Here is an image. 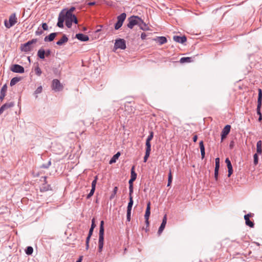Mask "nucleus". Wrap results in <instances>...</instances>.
<instances>
[{"label": "nucleus", "mask_w": 262, "mask_h": 262, "mask_svg": "<svg viewBox=\"0 0 262 262\" xmlns=\"http://www.w3.org/2000/svg\"><path fill=\"white\" fill-rule=\"evenodd\" d=\"M60 13L63 15L62 16L67 27L71 28L72 22H74L76 24L78 23V20L75 15L71 14L70 12H65V10H62Z\"/></svg>", "instance_id": "1"}, {"label": "nucleus", "mask_w": 262, "mask_h": 262, "mask_svg": "<svg viewBox=\"0 0 262 262\" xmlns=\"http://www.w3.org/2000/svg\"><path fill=\"white\" fill-rule=\"evenodd\" d=\"M37 41V39H33L21 45L20 47L21 50L25 52L31 51L33 49L32 45L36 43Z\"/></svg>", "instance_id": "2"}, {"label": "nucleus", "mask_w": 262, "mask_h": 262, "mask_svg": "<svg viewBox=\"0 0 262 262\" xmlns=\"http://www.w3.org/2000/svg\"><path fill=\"white\" fill-rule=\"evenodd\" d=\"M140 18L139 17L137 16H132L128 18V23L127 27L132 29L135 25H138L140 21Z\"/></svg>", "instance_id": "3"}, {"label": "nucleus", "mask_w": 262, "mask_h": 262, "mask_svg": "<svg viewBox=\"0 0 262 262\" xmlns=\"http://www.w3.org/2000/svg\"><path fill=\"white\" fill-rule=\"evenodd\" d=\"M17 17L15 13L12 14L9 18V22L7 20L5 21V25L6 28H10L17 23Z\"/></svg>", "instance_id": "4"}, {"label": "nucleus", "mask_w": 262, "mask_h": 262, "mask_svg": "<svg viewBox=\"0 0 262 262\" xmlns=\"http://www.w3.org/2000/svg\"><path fill=\"white\" fill-rule=\"evenodd\" d=\"M126 16V14L125 13H123L117 17V22L115 25V29L116 30L119 29L122 26Z\"/></svg>", "instance_id": "5"}, {"label": "nucleus", "mask_w": 262, "mask_h": 262, "mask_svg": "<svg viewBox=\"0 0 262 262\" xmlns=\"http://www.w3.org/2000/svg\"><path fill=\"white\" fill-rule=\"evenodd\" d=\"M52 88L54 91L58 92L63 89V85L58 79H54L52 81Z\"/></svg>", "instance_id": "6"}, {"label": "nucleus", "mask_w": 262, "mask_h": 262, "mask_svg": "<svg viewBox=\"0 0 262 262\" xmlns=\"http://www.w3.org/2000/svg\"><path fill=\"white\" fill-rule=\"evenodd\" d=\"M114 47L116 49H121L124 50L126 48L125 41L123 39H118L116 40Z\"/></svg>", "instance_id": "7"}, {"label": "nucleus", "mask_w": 262, "mask_h": 262, "mask_svg": "<svg viewBox=\"0 0 262 262\" xmlns=\"http://www.w3.org/2000/svg\"><path fill=\"white\" fill-rule=\"evenodd\" d=\"M104 222L101 221L100 225L99 235V242L98 243H103L104 242Z\"/></svg>", "instance_id": "8"}, {"label": "nucleus", "mask_w": 262, "mask_h": 262, "mask_svg": "<svg viewBox=\"0 0 262 262\" xmlns=\"http://www.w3.org/2000/svg\"><path fill=\"white\" fill-rule=\"evenodd\" d=\"M11 71L15 73H23L25 72L24 68L19 64H13L10 68Z\"/></svg>", "instance_id": "9"}, {"label": "nucleus", "mask_w": 262, "mask_h": 262, "mask_svg": "<svg viewBox=\"0 0 262 262\" xmlns=\"http://www.w3.org/2000/svg\"><path fill=\"white\" fill-rule=\"evenodd\" d=\"M14 105V103L12 102L6 103L3 105L0 108V115L2 114L5 111L13 107Z\"/></svg>", "instance_id": "10"}, {"label": "nucleus", "mask_w": 262, "mask_h": 262, "mask_svg": "<svg viewBox=\"0 0 262 262\" xmlns=\"http://www.w3.org/2000/svg\"><path fill=\"white\" fill-rule=\"evenodd\" d=\"M166 223H167V215H166V214H165L163 218L162 223L160 227L159 228L158 232L159 234H160L164 230V229L165 227Z\"/></svg>", "instance_id": "11"}, {"label": "nucleus", "mask_w": 262, "mask_h": 262, "mask_svg": "<svg viewBox=\"0 0 262 262\" xmlns=\"http://www.w3.org/2000/svg\"><path fill=\"white\" fill-rule=\"evenodd\" d=\"M7 91V86L6 84H5L3 85V86L2 87V88L1 90V92H0V101H1V102H2L4 100V98L6 95Z\"/></svg>", "instance_id": "12"}, {"label": "nucleus", "mask_w": 262, "mask_h": 262, "mask_svg": "<svg viewBox=\"0 0 262 262\" xmlns=\"http://www.w3.org/2000/svg\"><path fill=\"white\" fill-rule=\"evenodd\" d=\"M173 39L179 43H183L186 41V37L184 36H174L173 37Z\"/></svg>", "instance_id": "13"}, {"label": "nucleus", "mask_w": 262, "mask_h": 262, "mask_svg": "<svg viewBox=\"0 0 262 262\" xmlns=\"http://www.w3.org/2000/svg\"><path fill=\"white\" fill-rule=\"evenodd\" d=\"M76 37L78 39H79L81 41H88L89 40V37L88 35H84V34H83L81 33L77 34L76 35Z\"/></svg>", "instance_id": "14"}, {"label": "nucleus", "mask_w": 262, "mask_h": 262, "mask_svg": "<svg viewBox=\"0 0 262 262\" xmlns=\"http://www.w3.org/2000/svg\"><path fill=\"white\" fill-rule=\"evenodd\" d=\"M251 215L250 214H247L244 216V219L246 221V225L252 228L254 227V223L249 220Z\"/></svg>", "instance_id": "15"}, {"label": "nucleus", "mask_w": 262, "mask_h": 262, "mask_svg": "<svg viewBox=\"0 0 262 262\" xmlns=\"http://www.w3.org/2000/svg\"><path fill=\"white\" fill-rule=\"evenodd\" d=\"M150 214V202H148L147 204L146 209L144 215L145 219H149Z\"/></svg>", "instance_id": "16"}, {"label": "nucleus", "mask_w": 262, "mask_h": 262, "mask_svg": "<svg viewBox=\"0 0 262 262\" xmlns=\"http://www.w3.org/2000/svg\"><path fill=\"white\" fill-rule=\"evenodd\" d=\"M62 16H63V15L62 14H61V13H60L59 14L58 23L57 24V26L59 27V28H63V23L64 21V19Z\"/></svg>", "instance_id": "17"}, {"label": "nucleus", "mask_w": 262, "mask_h": 262, "mask_svg": "<svg viewBox=\"0 0 262 262\" xmlns=\"http://www.w3.org/2000/svg\"><path fill=\"white\" fill-rule=\"evenodd\" d=\"M138 26L140 28L141 30H149L148 27L147 26V25L143 21V20L140 18V21L139 23Z\"/></svg>", "instance_id": "18"}, {"label": "nucleus", "mask_w": 262, "mask_h": 262, "mask_svg": "<svg viewBox=\"0 0 262 262\" xmlns=\"http://www.w3.org/2000/svg\"><path fill=\"white\" fill-rule=\"evenodd\" d=\"M199 145H200V150H201L202 159H204V158L205 157V147L204 145L203 141H200Z\"/></svg>", "instance_id": "19"}, {"label": "nucleus", "mask_w": 262, "mask_h": 262, "mask_svg": "<svg viewBox=\"0 0 262 262\" xmlns=\"http://www.w3.org/2000/svg\"><path fill=\"white\" fill-rule=\"evenodd\" d=\"M68 40V37L65 35H63L61 38L56 42V44L59 46H61L63 43L67 42Z\"/></svg>", "instance_id": "20"}, {"label": "nucleus", "mask_w": 262, "mask_h": 262, "mask_svg": "<svg viewBox=\"0 0 262 262\" xmlns=\"http://www.w3.org/2000/svg\"><path fill=\"white\" fill-rule=\"evenodd\" d=\"M56 36V33H51L49 36H46L44 40H45V41H51L54 40V39L55 38Z\"/></svg>", "instance_id": "21"}, {"label": "nucleus", "mask_w": 262, "mask_h": 262, "mask_svg": "<svg viewBox=\"0 0 262 262\" xmlns=\"http://www.w3.org/2000/svg\"><path fill=\"white\" fill-rule=\"evenodd\" d=\"M129 202L127 206V211H131L133 205V199L132 196V194L129 193Z\"/></svg>", "instance_id": "22"}, {"label": "nucleus", "mask_w": 262, "mask_h": 262, "mask_svg": "<svg viewBox=\"0 0 262 262\" xmlns=\"http://www.w3.org/2000/svg\"><path fill=\"white\" fill-rule=\"evenodd\" d=\"M155 40L157 41L160 45H163L167 42V39L164 36L158 37Z\"/></svg>", "instance_id": "23"}, {"label": "nucleus", "mask_w": 262, "mask_h": 262, "mask_svg": "<svg viewBox=\"0 0 262 262\" xmlns=\"http://www.w3.org/2000/svg\"><path fill=\"white\" fill-rule=\"evenodd\" d=\"M192 57H182L180 59V62L182 63L185 62H192Z\"/></svg>", "instance_id": "24"}, {"label": "nucleus", "mask_w": 262, "mask_h": 262, "mask_svg": "<svg viewBox=\"0 0 262 262\" xmlns=\"http://www.w3.org/2000/svg\"><path fill=\"white\" fill-rule=\"evenodd\" d=\"M137 178V173L135 171V166H133L131 169L130 179L136 180Z\"/></svg>", "instance_id": "25"}, {"label": "nucleus", "mask_w": 262, "mask_h": 262, "mask_svg": "<svg viewBox=\"0 0 262 262\" xmlns=\"http://www.w3.org/2000/svg\"><path fill=\"white\" fill-rule=\"evenodd\" d=\"M37 55L38 57L41 59L45 58V51L43 49H39L38 51Z\"/></svg>", "instance_id": "26"}, {"label": "nucleus", "mask_w": 262, "mask_h": 262, "mask_svg": "<svg viewBox=\"0 0 262 262\" xmlns=\"http://www.w3.org/2000/svg\"><path fill=\"white\" fill-rule=\"evenodd\" d=\"M120 152H117L116 154H115L113 157V158L111 159V160L110 161V164H112L113 163H115L116 162V160L119 158V157L120 156Z\"/></svg>", "instance_id": "27"}, {"label": "nucleus", "mask_w": 262, "mask_h": 262, "mask_svg": "<svg viewBox=\"0 0 262 262\" xmlns=\"http://www.w3.org/2000/svg\"><path fill=\"white\" fill-rule=\"evenodd\" d=\"M231 126L229 125H226L222 130V133L225 135H228L230 130Z\"/></svg>", "instance_id": "28"}, {"label": "nucleus", "mask_w": 262, "mask_h": 262, "mask_svg": "<svg viewBox=\"0 0 262 262\" xmlns=\"http://www.w3.org/2000/svg\"><path fill=\"white\" fill-rule=\"evenodd\" d=\"M261 144H262V142L261 141H258L257 142V144H256L257 152L259 154L261 153V151H262Z\"/></svg>", "instance_id": "29"}, {"label": "nucleus", "mask_w": 262, "mask_h": 262, "mask_svg": "<svg viewBox=\"0 0 262 262\" xmlns=\"http://www.w3.org/2000/svg\"><path fill=\"white\" fill-rule=\"evenodd\" d=\"M135 180H132L131 179H130V180H129V193L130 194H132L133 192V182L135 181Z\"/></svg>", "instance_id": "30"}, {"label": "nucleus", "mask_w": 262, "mask_h": 262, "mask_svg": "<svg viewBox=\"0 0 262 262\" xmlns=\"http://www.w3.org/2000/svg\"><path fill=\"white\" fill-rule=\"evenodd\" d=\"M20 80V78L18 77L13 78L10 81V85L13 86Z\"/></svg>", "instance_id": "31"}, {"label": "nucleus", "mask_w": 262, "mask_h": 262, "mask_svg": "<svg viewBox=\"0 0 262 262\" xmlns=\"http://www.w3.org/2000/svg\"><path fill=\"white\" fill-rule=\"evenodd\" d=\"M34 71H35V74L37 75H38L39 76H40L42 72H41V70L40 68L39 67L38 64H37V66L35 67Z\"/></svg>", "instance_id": "32"}, {"label": "nucleus", "mask_w": 262, "mask_h": 262, "mask_svg": "<svg viewBox=\"0 0 262 262\" xmlns=\"http://www.w3.org/2000/svg\"><path fill=\"white\" fill-rule=\"evenodd\" d=\"M172 177L171 174V170L169 171V173L168 174V184L167 186H169L171 185L172 182Z\"/></svg>", "instance_id": "33"}, {"label": "nucleus", "mask_w": 262, "mask_h": 262, "mask_svg": "<svg viewBox=\"0 0 262 262\" xmlns=\"http://www.w3.org/2000/svg\"><path fill=\"white\" fill-rule=\"evenodd\" d=\"M33 248L32 247L29 246L27 247V248L26 250V253L28 255H31L33 253Z\"/></svg>", "instance_id": "34"}, {"label": "nucleus", "mask_w": 262, "mask_h": 262, "mask_svg": "<svg viewBox=\"0 0 262 262\" xmlns=\"http://www.w3.org/2000/svg\"><path fill=\"white\" fill-rule=\"evenodd\" d=\"M117 191H118V187H115L114 188V190H113V192L110 196L111 200H112L115 197V196L116 195V194L117 193Z\"/></svg>", "instance_id": "35"}, {"label": "nucleus", "mask_w": 262, "mask_h": 262, "mask_svg": "<svg viewBox=\"0 0 262 262\" xmlns=\"http://www.w3.org/2000/svg\"><path fill=\"white\" fill-rule=\"evenodd\" d=\"M50 189L49 185H43L42 186L40 187V190L41 191H46Z\"/></svg>", "instance_id": "36"}, {"label": "nucleus", "mask_w": 262, "mask_h": 262, "mask_svg": "<svg viewBox=\"0 0 262 262\" xmlns=\"http://www.w3.org/2000/svg\"><path fill=\"white\" fill-rule=\"evenodd\" d=\"M220 168V158H216L215 159V169H219Z\"/></svg>", "instance_id": "37"}, {"label": "nucleus", "mask_w": 262, "mask_h": 262, "mask_svg": "<svg viewBox=\"0 0 262 262\" xmlns=\"http://www.w3.org/2000/svg\"><path fill=\"white\" fill-rule=\"evenodd\" d=\"M254 158V164L255 165H257L258 162V157L257 154H255L253 156Z\"/></svg>", "instance_id": "38"}, {"label": "nucleus", "mask_w": 262, "mask_h": 262, "mask_svg": "<svg viewBox=\"0 0 262 262\" xmlns=\"http://www.w3.org/2000/svg\"><path fill=\"white\" fill-rule=\"evenodd\" d=\"M97 181V177H95L94 180L92 183V188L95 189Z\"/></svg>", "instance_id": "39"}, {"label": "nucleus", "mask_w": 262, "mask_h": 262, "mask_svg": "<svg viewBox=\"0 0 262 262\" xmlns=\"http://www.w3.org/2000/svg\"><path fill=\"white\" fill-rule=\"evenodd\" d=\"M42 86H39V87L37 88V89L35 90L34 93L35 94H40V93H41L42 92Z\"/></svg>", "instance_id": "40"}, {"label": "nucleus", "mask_w": 262, "mask_h": 262, "mask_svg": "<svg viewBox=\"0 0 262 262\" xmlns=\"http://www.w3.org/2000/svg\"><path fill=\"white\" fill-rule=\"evenodd\" d=\"M154 137V133L152 132L150 133V135L148 136V138L146 139V141H150Z\"/></svg>", "instance_id": "41"}, {"label": "nucleus", "mask_w": 262, "mask_h": 262, "mask_svg": "<svg viewBox=\"0 0 262 262\" xmlns=\"http://www.w3.org/2000/svg\"><path fill=\"white\" fill-rule=\"evenodd\" d=\"M262 98H258L257 108H260L261 106Z\"/></svg>", "instance_id": "42"}, {"label": "nucleus", "mask_w": 262, "mask_h": 262, "mask_svg": "<svg viewBox=\"0 0 262 262\" xmlns=\"http://www.w3.org/2000/svg\"><path fill=\"white\" fill-rule=\"evenodd\" d=\"M103 243H98V252H101L102 250Z\"/></svg>", "instance_id": "43"}, {"label": "nucleus", "mask_w": 262, "mask_h": 262, "mask_svg": "<svg viewBox=\"0 0 262 262\" xmlns=\"http://www.w3.org/2000/svg\"><path fill=\"white\" fill-rule=\"evenodd\" d=\"M95 190V189H93V188L91 189L90 192L89 193V194L87 196V198H89L93 195Z\"/></svg>", "instance_id": "44"}, {"label": "nucleus", "mask_w": 262, "mask_h": 262, "mask_svg": "<svg viewBox=\"0 0 262 262\" xmlns=\"http://www.w3.org/2000/svg\"><path fill=\"white\" fill-rule=\"evenodd\" d=\"M219 170V169H214V178L216 181L217 180Z\"/></svg>", "instance_id": "45"}, {"label": "nucleus", "mask_w": 262, "mask_h": 262, "mask_svg": "<svg viewBox=\"0 0 262 262\" xmlns=\"http://www.w3.org/2000/svg\"><path fill=\"white\" fill-rule=\"evenodd\" d=\"M74 10H75V8L72 7L68 10H65V12H70V13L72 14V13L74 11Z\"/></svg>", "instance_id": "46"}, {"label": "nucleus", "mask_w": 262, "mask_h": 262, "mask_svg": "<svg viewBox=\"0 0 262 262\" xmlns=\"http://www.w3.org/2000/svg\"><path fill=\"white\" fill-rule=\"evenodd\" d=\"M130 214L131 211H127V220L128 221H130Z\"/></svg>", "instance_id": "47"}, {"label": "nucleus", "mask_w": 262, "mask_h": 262, "mask_svg": "<svg viewBox=\"0 0 262 262\" xmlns=\"http://www.w3.org/2000/svg\"><path fill=\"white\" fill-rule=\"evenodd\" d=\"M150 150H151V147H146L145 154H148V155H150Z\"/></svg>", "instance_id": "48"}, {"label": "nucleus", "mask_w": 262, "mask_h": 262, "mask_svg": "<svg viewBox=\"0 0 262 262\" xmlns=\"http://www.w3.org/2000/svg\"><path fill=\"white\" fill-rule=\"evenodd\" d=\"M228 177H230V176L232 174V173H233V169L232 168H229L228 169Z\"/></svg>", "instance_id": "49"}, {"label": "nucleus", "mask_w": 262, "mask_h": 262, "mask_svg": "<svg viewBox=\"0 0 262 262\" xmlns=\"http://www.w3.org/2000/svg\"><path fill=\"white\" fill-rule=\"evenodd\" d=\"M147 35L145 33H142L141 35V38L142 40L146 39Z\"/></svg>", "instance_id": "50"}, {"label": "nucleus", "mask_w": 262, "mask_h": 262, "mask_svg": "<svg viewBox=\"0 0 262 262\" xmlns=\"http://www.w3.org/2000/svg\"><path fill=\"white\" fill-rule=\"evenodd\" d=\"M96 226V225L95 224V219H93L92 221V225H91V228H93V229H94L95 227Z\"/></svg>", "instance_id": "51"}, {"label": "nucleus", "mask_w": 262, "mask_h": 262, "mask_svg": "<svg viewBox=\"0 0 262 262\" xmlns=\"http://www.w3.org/2000/svg\"><path fill=\"white\" fill-rule=\"evenodd\" d=\"M42 27L44 30H48V26L46 23H43L42 24Z\"/></svg>", "instance_id": "52"}, {"label": "nucleus", "mask_w": 262, "mask_h": 262, "mask_svg": "<svg viewBox=\"0 0 262 262\" xmlns=\"http://www.w3.org/2000/svg\"><path fill=\"white\" fill-rule=\"evenodd\" d=\"M258 98H262V91L260 89H258Z\"/></svg>", "instance_id": "53"}, {"label": "nucleus", "mask_w": 262, "mask_h": 262, "mask_svg": "<svg viewBox=\"0 0 262 262\" xmlns=\"http://www.w3.org/2000/svg\"><path fill=\"white\" fill-rule=\"evenodd\" d=\"M149 156V155L145 154L144 157V162H146L147 161Z\"/></svg>", "instance_id": "54"}, {"label": "nucleus", "mask_w": 262, "mask_h": 262, "mask_svg": "<svg viewBox=\"0 0 262 262\" xmlns=\"http://www.w3.org/2000/svg\"><path fill=\"white\" fill-rule=\"evenodd\" d=\"M257 114L259 116H260L261 115V113L260 112V108H257Z\"/></svg>", "instance_id": "55"}, {"label": "nucleus", "mask_w": 262, "mask_h": 262, "mask_svg": "<svg viewBox=\"0 0 262 262\" xmlns=\"http://www.w3.org/2000/svg\"><path fill=\"white\" fill-rule=\"evenodd\" d=\"M150 141H146V147H151V145H150Z\"/></svg>", "instance_id": "56"}, {"label": "nucleus", "mask_w": 262, "mask_h": 262, "mask_svg": "<svg viewBox=\"0 0 262 262\" xmlns=\"http://www.w3.org/2000/svg\"><path fill=\"white\" fill-rule=\"evenodd\" d=\"M42 33V31L37 30V31H36V35H40Z\"/></svg>", "instance_id": "57"}, {"label": "nucleus", "mask_w": 262, "mask_h": 262, "mask_svg": "<svg viewBox=\"0 0 262 262\" xmlns=\"http://www.w3.org/2000/svg\"><path fill=\"white\" fill-rule=\"evenodd\" d=\"M94 229L90 228L89 230V235L91 236L92 235Z\"/></svg>", "instance_id": "58"}, {"label": "nucleus", "mask_w": 262, "mask_h": 262, "mask_svg": "<svg viewBox=\"0 0 262 262\" xmlns=\"http://www.w3.org/2000/svg\"><path fill=\"white\" fill-rule=\"evenodd\" d=\"M51 54V51L50 50H48L46 52H45V55L47 56H49Z\"/></svg>", "instance_id": "59"}, {"label": "nucleus", "mask_w": 262, "mask_h": 262, "mask_svg": "<svg viewBox=\"0 0 262 262\" xmlns=\"http://www.w3.org/2000/svg\"><path fill=\"white\" fill-rule=\"evenodd\" d=\"M197 139H198L197 135H194L193 136V142H196Z\"/></svg>", "instance_id": "60"}, {"label": "nucleus", "mask_w": 262, "mask_h": 262, "mask_svg": "<svg viewBox=\"0 0 262 262\" xmlns=\"http://www.w3.org/2000/svg\"><path fill=\"white\" fill-rule=\"evenodd\" d=\"M227 135H225V134H223V133L222 132V140H223L226 137Z\"/></svg>", "instance_id": "61"}, {"label": "nucleus", "mask_w": 262, "mask_h": 262, "mask_svg": "<svg viewBox=\"0 0 262 262\" xmlns=\"http://www.w3.org/2000/svg\"><path fill=\"white\" fill-rule=\"evenodd\" d=\"M225 162L227 164V165L228 164H230L231 163V162H230V161L229 160V159L228 158H227L225 160Z\"/></svg>", "instance_id": "62"}, {"label": "nucleus", "mask_w": 262, "mask_h": 262, "mask_svg": "<svg viewBox=\"0 0 262 262\" xmlns=\"http://www.w3.org/2000/svg\"><path fill=\"white\" fill-rule=\"evenodd\" d=\"M228 169L232 168L231 163L227 165Z\"/></svg>", "instance_id": "63"}, {"label": "nucleus", "mask_w": 262, "mask_h": 262, "mask_svg": "<svg viewBox=\"0 0 262 262\" xmlns=\"http://www.w3.org/2000/svg\"><path fill=\"white\" fill-rule=\"evenodd\" d=\"M82 259V256H80L79 257V258L78 259V260H77L76 261V262H81Z\"/></svg>", "instance_id": "64"}]
</instances>
